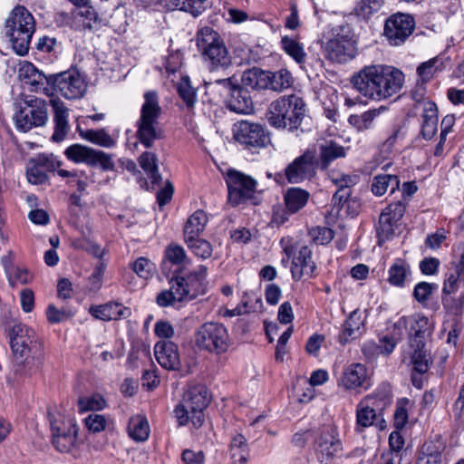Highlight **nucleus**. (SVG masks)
I'll return each mask as SVG.
<instances>
[{"instance_id": "obj_1", "label": "nucleus", "mask_w": 464, "mask_h": 464, "mask_svg": "<svg viewBox=\"0 0 464 464\" xmlns=\"http://www.w3.org/2000/svg\"><path fill=\"white\" fill-rule=\"evenodd\" d=\"M350 82L364 99L382 102L401 92L404 84V73L394 66L371 64L354 72Z\"/></svg>"}, {"instance_id": "obj_2", "label": "nucleus", "mask_w": 464, "mask_h": 464, "mask_svg": "<svg viewBox=\"0 0 464 464\" xmlns=\"http://www.w3.org/2000/svg\"><path fill=\"white\" fill-rule=\"evenodd\" d=\"M305 112L306 104L302 97L283 95L270 103L266 118L272 127L294 132L300 128Z\"/></svg>"}, {"instance_id": "obj_3", "label": "nucleus", "mask_w": 464, "mask_h": 464, "mask_svg": "<svg viewBox=\"0 0 464 464\" xmlns=\"http://www.w3.org/2000/svg\"><path fill=\"white\" fill-rule=\"evenodd\" d=\"M5 29L14 51L21 56L27 54L35 31L33 14L24 6L16 5L9 14Z\"/></svg>"}, {"instance_id": "obj_4", "label": "nucleus", "mask_w": 464, "mask_h": 464, "mask_svg": "<svg viewBox=\"0 0 464 464\" xmlns=\"http://www.w3.org/2000/svg\"><path fill=\"white\" fill-rule=\"evenodd\" d=\"M161 112L162 110L159 103L157 92L154 91L145 92L140 116L136 122V137L147 149L151 148L154 141L162 137V131L158 121Z\"/></svg>"}, {"instance_id": "obj_5", "label": "nucleus", "mask_w": 464, "mask_h": 464, "mask_svg": "<svg viewBox=\"0 0 464 464\" xmlns=\"http://www.w3.org/2000/svg\"><path fill=\"white\" fill-rule=\"evenodd\" d=\"M197 46L203 58L209 63L211 69L227 68L231 56L218 32L206 26L197 34Z\"/></svg>"}, {"instance_id": "obj_6", "label": "nucleus", "mask_w": 464, "mask_h": 464, "mask_svg": "<svg viewBox=\"0 0 464 464\" xmlns=\"http://www.w3.org/2000/svg\"><path fill=\"white\" fill-rule=\"evenodd\" d=\"M9 338L12 352L17 359L25 361L32 356L38 365L43 363V345L32 328L14 324L9 330Z\"/></svg>"}, {"instance_id": "obj_7", "label": "nucleus", "mask_w": 464, "mask_h": 464, "mask_svg": "<svg viewBox=\"0 0 464 464\" xmlns=\"http://www.w3.org/2000/svg\"><path fill=\"white\" fill-rule=\"evenodd\" d=\"M194 343L200 351L220 355L228 350L230 338L223 324L207 322L196 329Z\"/></svg>"}, {"instance_id": "obj_8", "label": "nucleus", "mask_w": 464, "mask_h": 464, "mask_svg": "<svg viewBox=\"0 0 464 464\" xmlns=\"http://www.w3.org/2000/svg\"><path fill=\"white\" fill-rule=\"evenodd\" d=\"M460 252L457 260H452L448 266L441 290V303L443 307L452 313H457L459 301L452 297L460 285H464V242L459 245Z\"/></svg>"}, {"instance_id": "obj_9", "label": "nucleus", "mask_w": 464, "mask_h": 464, "mask_svg": "<svg viewBox=\"0 0 464 464\" xmlns=\"http://www.w3.org/2000/svg\"><path fill=\"white\" fill-rule=\"evenodd\" d=\"M47 118L46 102L39 98L20 102L13 117L16 129L23 132H27L35 127L44 126Z\"/></svg>"}, {"instance_id": "obj_10", "label": "nucleus", "mask_w": 464, "mask_h": 464, "mask_svg": "<svg viewBox=\"0 0 464 464\" xmlns=\"http://www.w3.org/2000/svg\"><path fill=\"white\" fill-rule=\"evenodd\" d=\"M348 25H339L332 29V36L327 41L325 52L327 58L343 63L355 57V42Z\"/></svg>"}, {"instance_id": "obj_11", "label": "nucleus", "mask_w": 464, "mask_h": 464, "mask_svg": "<svg viewBox=\"0 0 464 464\" xmlns=\"http://www.w3.org/2000/svg\"><path fill=\"white\" fill-rule=\"evenodd\" d=\"M208 275L206 266H199L198 269L186 276H176L169 281V289L175 296H181L179 302H188L205 294V280Z\"/></svg>"}, {"instance_id": "obj_12", "label": "nucleus", "mask_w": 464, "mask_h": 464, "mask_svg": "<svg viewBox=\"0 0 464 464\" xmlns=\"http://www.w3.org/2000/svg\"><path fill=\"white\" fill-rule=\"evenodd\" d=\"M52 96L61 94L68 100L82 98L87 89L83 76L76 69L51 74Z\"/></svg>"}, {"instance_id": "obj_13", "label": "nucleus", "mask_w": 464, "mask_h": 464, "mask_svg": "<svg viewBox=\"0 0 464 464\" xmlns=\"http://www.w3.org/2000/svg\"><path fill=\"white\" fill-rule=\"evenodd\" d=\"M226 182L228 188V200L233 206L252 198L256 191V179L236 169L227 171Z\"/></svg>"}, {"instance_id": "obj_14", "label": "nucleus", "mask_w": 464, "mask_h": 464, "mask_svg": "<svg viewBox=\"0 0 464 464\" xmlns=\"http://www.w3.org/2000/svg\"><path fill=\"white\" fill-rule=\"evenodd\" d=\"M395 327L409 328L411 347H425L427 340L433 333L434 324L427 316L416 314L401 317L395 324Z\"/></svg>"}, {"instance_id": "obj_15", "label": "nucleus", "mask_w": 464, "mask_h": 464, "mask_svg": "<svg viewBox=\"0 0 464 464\" xmlns=\"http://www.w3.org/2000/svg\"><path fill=\"white\" fill-rule=\"evenodd\" d=\"M67 159L91 167L100 166L103 171L113 170L115 163L111 155L81 144H73L65 150Z\"/></svg>"}, {"instance_id": "obj_16", "label": "nucleus", "mask_w": 464, "mask_h": 464, "mask_svg": "<svg viewBox=\"0 0 464 464\" xmlns=\"http://www.w3.org/2000/svg\"><path fill=\"white\" fill-rule=\"evenodd\" d=\"M234 138L244 149L249 150L263 149L270 143L265 128L261 124L247 121H241L236 125Z\"/></svg>"}, {"instance_id": "obj_17", "label": "nucleus", "mask_w": 464, "mask_h": 464, "mask_svg": "<svg viewBox=\"0 0 464 464\" xmlns=\"http://www.w3.org/2000/svg\"><path fill=\"white\" fill-rule=\"evenodd\" d=\"M318 168L316 151L306 150L285 168V179L289 183H301L314 177Z\"/></svg>"}, {"instance_id": "obj_18", "label": "nucleus", "mask_w": 464, "mask_h": 464, "mask_svg": "<svg viewBox=\"0 0 464 464\" xmlns=\"http://www.w3.org/2000/svg\"><path fill=\"white\" fill-rule=\"evenodd\" d=\"M414 28L415 21L411 15L397 13L386 20L383 34L391 45L398 46L405 43Z\"/></svg>"}, {"instance_id": "obj_19", "label": "nucleus", "mask_w": 464, "mask_h": 464, "mask_svg": "<svg viewBox=\"0 0 464 464\" xmlns=\"http://www.w3.org/2000/svg\"><path fill=\"white\" fill-rule=\"evenodd\" d=\"M225 87L224 98L227 99V108L238 114H247L253 111V102L249 92L233 81V78H225L218 82Z\"/></svg>"}, {"instance_id": "obj_20", "label": "nucleus", "mask_w": 464, "mask_h": 464, "mask_svg": "<svg viewBox=\"0 0 464 464\" xmlns=\"http://www.w3.org/2000/svg\"><path fill=\"white\" fill-rule=\"evenodd\" d=\"M53 444L60 452H70L76 445L78 426L71 419L57 420L50 415Z\"/></svg>"}, {"instance_id": "obj_21", "label": "nucleus", "mask_w": 464, "mask_h": 464, "mask_svg": "<svg viewBox=\"0 0 464 464\" xmlns=\"http://www.w3.org/2000/svg\"><path fill=\"white\" fill-rule=\"evenodd\" d=\"M183 401L190 409L191 422L195 428H199L204 422V410L210 402L208 389L203 385L191 387L184 395Z\"/></svg>"}, {"instance_id": "obj_22", "label": "nucleus", "mask_w": 464, "mask_h": 464, "mask_svg": "<svg viewBox=\"0 0 464 464\" xmlns=\"http://www.w3.org/2000/svg\"><path fill=\"white\" fill-rule=\"evenodd\" d=\"M382 400L376 396H365L356 406V425L355 430L362 432L366 428L376 425L381 418L378 412Z\"/></svg>"}, {"instance_id": "obj_23", "label": "nucleus", "mask_w": 464, "mask_h": 464, "mask_svg": "<svg viewBox=\"0 0 464 464\" xmlns=\"http://www.w3.org/2000/svg\"><path fill=\"white\" fill-rule=\"evenodd\" d=\"M154 355L159 364L168 371H179L181 368L178 345L171 341H160L154 346Z\"/></svg>"}, {"instance_id": "obj_24", "label": "nucleus", "mask_w": 464, "mask_h": 464, "mask_svg": "<svg viewBox=\"0 0 464 464\" xmlns=\"http://www.w3.org/2000/svg\"><path fill=\"white\" fill-rule=\"evenodd\" d=\"M320 460L326 463L342 450V442L337 438L335 429L327 427L322 430L315 440Z\"/></svg>"}, {"instance_id": "obj_25", "label": "nucleus", "mask_w": 464, "mask_h": 464, "mask_svg": "<svg viewBox=\"0 0 464 464\" xmlns=\"http://www.w3.org/2000/svg\"><path fill=\"white\" fill-rule=\"evenodd\" d=\"M316 268L312 260V250L307 246H303L294 256L292 260L291 273L294 280H300L303 276H313Z\"/></svg>"}, {"instance_id": "obj_26", "label": "nucleus", "mask_w": 464, "mask_h": 464, "mask_svg": "<svg viewBox=\"0 0 464 464\" xmlns=\"http://www.w3.org/2000/svg\"><path fill=\"white\" fill-rule=\"evenodd\" d=\"M364 311L353 310L343 324V329L338 335L339 343L345 345L359 337L362 334L361 329L364 326Z\"/></svg>"}, {"instance_id": "obj_27", "label": "nucleus", "mask_w": 464, "mask_h": 464, "mask_svg": "<svg viewBox=\"0 0 464 464\" xmlns=\"http://www.w3.org/2000/svg\"><path fill=\"white\" fill-rule=\"evenodd\" d=\"M89 313L94 318L102 321L126 319L131 314V311L129 307L114 302H109L100 305H92L89 309Z\"/></svg>"}, {"instance_id": "obj_28", "label": "nucleus", "mask_w": 464, "mask_h": 464, "mask_svg": "<svg viewBox=\"0 0 464 464\" xmlns=\"http://www.w3.org/2000/svg\"><path fill=\"white\" fill-rule=\"evenodd\" d=\"M50 102L54 112V132L52 139L59 142L64 140L70 130L68 123V109L58 98L52 99Z\"/></svg>"}, {"instance_id": "obj_29", "label": "nucleus", "mask_w": 464, "mask_h": 464, "mask_svg": "<svg viewBox=\"0 0 464 464\" xmlns=\"http://www.w3.org/2000/svg\"><path fill=\"white\" fill-rule=\"evenodd\" d=\"M420 134L424 140H430L438 130V107L435 102L427 101L422 103Z\"/></svg>"}, {"instance_id": "obj_30", "label": "nucleus", "mask_w": 464, "mask_h": 464, "mask_svg": "<svg viewBox=\"0 0 464 464\" xmlns=\"http://www.w3.org/2000/svg\"><path fill=\"white\" fill-rule=\"evenodd\" d=\"M368 380V372L365 365L353 363L347 366L342 375L341 384L345 390H353L363 387Z\"/></svg>"}, {"instance_id": "obj_31", "label": "nucleus", "mask_w": 464, "mask_h": 464, "mask_svg": "<svg viewBox=\"0 0 464 464\" xmlns=\"http://www.w3.org/2000/svg\"><path fill=\"white\" fill-rule=\"evenodd\" d=\"M73 12V21L75 25L81 29H97L102 25V19L92 6L85 5H79Z\"/></svg>"}, {"instance_id": "obj_32", "label": "nucleus", "mask_w": 464, "mask_h": 464, "mask_svg": "<svg viewBox=\"0 0 464 464\" xmlns=\"http://www.w3.org/2000/svg\"><path fill=\"white\" fill-rule=\"evenodd\" d=\"M411 266L402 259H397L388 270V282L396 287H404L411 279Z\"/></svg>"}, {"instance_id": "obj_33", "label": "nucleus", "mask_w": 464, "mask_h": 464, "mask_svg": "<svg viewBox=\"0 0 464 464\" xmlns=\"http://www.w3.org/2000/svg\"><path fill=\"white\" fill-rule=\"evenodd\" d=\"M241 82L246 89L256 91L268 90L269 71L252 68L244 72Z\"/></svg>"}, {"instance_id": "obj_34", "label": "nucleus", "mask_w": 464, "mask_h": 464, "mask_svg": "<svg viewBox=\"0 0 464 464\" xmlns=\"http://www.w3.org/2000/svg\"><path fill=\"white\" fill-rule=\"evenodd\" d=\"M345 149L334 141H325L319 148V168L326 169L332 161L345 157Z\"/></svg>"}, {"instance_id": "obj_35", "label": "nucleus", "mask_w": 464, "mask_h": 464, "mask_svg": "<svg viewBox=\"0 0 464 464\" xmlns=\"http://www.w3.org/2000/svg\"><path fill=\"white\" fill-rule=\"evenodd\" d=\"M128 434L135 441H146L150 436V429L145 415L137 414L130 418Z\"/></svg>"}, {"instance_id": "obj_36", "label": "nucleus", "mask_w": 464, "mask_h": 464, "mask_svg": "<svg viewBox=\"0 0 464 464\" xmlns=\"http://www.w3.org/2000/svg\"><path fill=\"white\" fill-rule=\"evenodd\" d=\"M310 194L301 188H290L284 195L285 208L291 214L302 209L307 203Z\"/></svg>"}, {"instance_id": "obj_37", "label": "nucleus", "mask_w": 464, "mask_h": 464, "mask_svg": "<svg viewBox=\"0 0 464 464\" xmlns=\"http://www.w3.org/2000/svg\"><path fill=\"white\" fill-rule=\"evenodd\" d=\"M208 216L203 210L195 211L184 226V240L199 237L208 223Z\"/></svg>"}, {"instance_id": "obj_38", "label": "nucleus", "mask_w": 464, "mask_h": 464, "mask_svg": "<svg viewBox=\"0 0 464 464\" xmlns=\"http://www.w3.org/2000/svg\"><path fill=\"white\" fill-rule=\"evenodd\" d=\"M441 451L440 444L427 441L419 450L416 464H441Z\"/></svg>"}, {"instance_id": "obj_39", "label": "nucleus", "mask_w": 464, "mask_h": 464, "mask_svg": "<svg viewBox=\"0 0 464 464\" xmlns=\"http://www.w3.org/2000/svg\"><path fill=\"white\" fill-rule=\"evenodd\" d=\"M400 186V180L396 175L380 174L373 178L372 191L376 196H382L390 189V193H394Z\"/></svg>"}, {"instance_id": "obj_40", "label": "nucleus", "mask_w": 464, "mask_h": 464, "mask_svg": "<svg viewBox=\"0 0 464 464\" xmlns=\"http://www.w3.org/2000/svg\"><path fill=\"white\" fill-rule=\"evenodd\" d=\"M140 168L147 173L153 184L161 181V175L159 173L158 157L154 152L145 151L138 159Z\"/></svg>"}, {"instance_id": "obj_41", "label": "nucleus", "mask_w": 464, "mask_h": 464, "mask_svg": "<svg viewBox=\"0 0 464 464\" xmlns=\"http://www.w3.org/2000/svg\"><path fill=\"white\" fill-rule=\"evenodd\" d=\"M280 45L284 52L297 63L302 64L305 62L306 53L304 45L296 38L288 35L282 36Z\"/></svg>"}, {"instance_id": "obj_42", "label": "nucleus", "mask_w": 464, "mask_h": 464, "mask_svg": "<svg viewBox=\"0 0 464 464\" xmlns=\"http://www.w3.org/2000/svg\"><path fill=\"white\" fill-rule=\"evenodd\" d=\"M384 109V107H381L380 109L366 111L362 114L350 115L348 122L358 131L367 130L372 128L374 119L379 116L381 111Z\"/></svg>"}, {"instance_id": "obj_43", "label": "nucleus", "mask_w": 464, "mask_h": 464, "mask_svg": "<svg viewBox=\"0 0 464 464\" xmlns=\"http://www.w3.org/2000/svg\"><path fill=\"white\" fill-rule=\"evenodd\" d=\"M293 84V77L289 71L285 69L277 72H269L268 90L282 92L290 88Z\"/></svg>"}, {"instance_id": "obj_44", "label": "nucleus", "mask_w": 464, "mask_h": 464, "mask_svg": "<svg viewBox=\"0 0 464 464\" xmlns=\"http://www.w3.org/2000/svg\"><path fill=\"white\" fill-rule=\"evenodd\" d=\"M230 456L234 464H245L248 457L246 440L242 434L233 437L230 443Z\"/></svg>"}, {"instance_id": "obj_45", "label": "nucleus", "mask_w": 464, "mask_h": 464, "mask_svg": "<svg viewBox=\"0 0 464 464\" xmlns=\"http://www.w3.org/2000/svg\"><path fill=\"white\" fill-rule=\"evenodd\" d=\"M82 138L104 148H112L116 140L103 129L87 130L81 132Z\"/></svg>"}, {"instance_id": "obj_46", "label": "nucleus", "mask_w": 464, "mask_h": 464, "mask_svg": "<svg viewBox=\"0 0 464 464\" xmlns=\"http://www.w3.org/2000/svg\"><path fill=\"white\" fill-rule=\"evenodd\" d=\"M78 409L80 412L102 411L107 407V401L100 393L82 396L78 399Z\"/></svg>"}, {"instance_id": "obj_47", "label": "nucleus", "mask_w": 464, "mask_h": 464, "mask_svg": "<svg viewBox=\"0 0 464 464\" xmlns=\"http://www.w3.org/2000/svg\"><path fill=\"white\" fill-rule=\"evenodd\" d=\"M177 91L179 97L185 102L187 108L191 110L197 102V92L191 86L188 77H182L177 84Z\"/></svg>"}, {"instance_id": "obj_48", "label": "nucleus", "mask_w": 464, "mask_h": 464, "mask_svg": "<svg viewBox=\"0 0 464 464\" xmlns=\"http://www.w3.org/2000/svg\"><path fill=\"white\" fill-rule=\"evenodd\" d=\"M413 353L411 354V363L413 372L419 374H424L429 371L431 362L430 355L427 353L425 347H411Z\"/></svg>"}, {"instance_id": "obj_49", "label": "nucleus", "mask_w": 464, "mask_h": 464, "mask_svg": "<svg viewBox=\"0 0 464 464\" xmlns=\"http://www.w3.org/2000/svg\"><path fill=\"white\" fill-rule=\"evenodd\" d=\"M329 179L337 187L336 191L344 190L346 193L352 194V188L358 182L359 177L357 175H348L339 173L337 171H331Z\"/></svg>"}, {"instance_id": "obj_50", "label": "nucleus", "mask_w": 464, "mask_h": 464, "mask_svg": "<svg viewBox=\"0 0 464 464\" xmlns=\"http://www.w3.org/2000/svg\"><path fill=\"white\" fill-rule=\"evenodd\" d=\"M397 223V221H392L391 218H387L386 215H380L379 224L376 228L379 244L392 238L395 235Z\"/></svg>"}, {"instance_id": "obj_51", "label": "nucleus", "mask_w": 464, "mask_h": 464, "mask_svg": "<svg viewBox=\"0 0 464 464\" xmlns=\"http://www.w3.org/2000/svg\"><path fill=\"white\" fill-rule=\"evenodd\" d=\"M185 242L188 247L197 256L202 259H207L212 256L213 248L208 241L199 238L198 237L190 239H186Z\"/></svg>"}, {"instance_id": "obj_52", "label": "nucleus", "mask_w": 464, "mask_h": 464, "mask_svg": "<svg viewBox=\"0 0 464 464\" xmlns=\"http://www.w3.org/2000/svg\"><path fill=\"white\" fill-rule=\"evenodd\" d=\"M51 82V74L45 75L42 72H37L31 79H28L27 83L31 85L33 92H42L47 96H52Z\"/></svg>"}, {"instance_id": "obj_53", "label": "nucleus", "mask_w": 464, "mask_h": 464, "mask_svg": "<svg viewBox=\"0 0 464 464\" xmlns=\"http://www.w3.org/2000/svg\"><path fill=\"white\" fill-rule=\"evenodd\" d=\"M8 282L12 287L16 285H26L32 281V276L26 269L5 266Z\"/></svg>"}, {"instance_id": "obj_54", "label": "nucleus", "mask_w": 464, "mask_h": 464, "mask_svg": "<svg viewBox=\"0 0 464 464\" xmlns=\"http://www.w3.org/2000/svg\"><path fill=\"white\" fill-rule=\"evenodd\" d=\"M207 0H171L175 8L190 13L193 16H198L205 10Z\"/></svg>"}, {"instance_id": "obj_55", "label": "nucleus", "mask_w": 464, "mask_h": 464, "mask_svg": "<svg viewBox=\"0 0 464 464\" xmlns=\"http://www.w3.org/2000/svg\"><path fill=\"white\" fill-rule=\"evenodd\" d=\"M74 312L68 307L57 308L54 304H49L46 309V317L51 324H59L71 319Z\"/></svg>"}, {"instance_id": "obj_56", "label": "nucleus", "mask_w": 464, "mask_h": 464, "mask_svg": "<svg viewBox=\"0 0 464 464\" xmlns=\"http://www.w3.org/2000/svg\"><path fill=\"white\" fill-rule=\"evenodd\" d=\"M57 174L62 178H69L70 179L68 180V184L76 185L77 190L80 194L86 190L89 181L94 182L91 177H85V179H82L78 170L69 171L66 169H58Z\"/></svg>"}, {"instance_id": "obj_57", "label": "nucleus", "mask_w": 464, "mask_h": 464, "mask_svg": "<svg viewBox=\"0 0 464 464\" xmlns=\"http://www.w3.org/2000/svg\"><path fill=\"white\" fill-rule=\"evenodd\" d=\"M437 288V284L420 282L414 286L412 295L418 303L424 304L431 297Z\"/></svg>"}, {"instance_id": "obj_58", "label": "nucleus", "mask_w": 464, "mask_h": 464, "mask_svg": "<svg viewBox=\"0 0 464 464\" xmlns=\"http://www.w3.org/2000/svg\"><path fill=\"white\" fill-rule=\"evenodd\" d=\"M165 257L174 265L188 263L185 249L177 244H170L165 250Z\"/></svg>"}, {"instance_id": "obj_59", "label": "nucleus", "mask_w": 464, "mask_h": 464, "mask_svg": "<svg viewBox=\"0 0 464 464\" xmlns=\"http://www.w3.org/2000/svg\"><path fill=\"white\" fill-rule=\"evenodd\" d=\"M334 236V231L326 227H315L309 230V237L316 245L328 244L333 240Z\"/></svg>"}, {"instance_id": "obj_60", "label": "nucleus", "mask_w": 464, "mask_h": 464, "mask_svg": "<svg viewBox=\"0 0 464 464\" xmlns=\"http://www.w3.org/2000/svg\"><path fill=\"white\" fill-rule=\"evenodd\" d=\"M383 3V0H361L356 5V14L364 18L369 17L373 13L378 12Z\"/></svg>"}, {"instance_id": "obj_61", "label": "nucleus", "mask_w": 464, "mask_h": 464, "mask_svg": "<svg viewBox=\"0 0 464 464\" xmlns=\"http://www.w3.org/2000/svg\"><path fill=\"white\" fill-rule=\"evenodd\" d=\"M86 428L93 432H101L106 429L108 420L102 414L92 413L84 419Z\"/></svg>"}, {"instance_id": "obj_62", "label": "nucleus", "mask_w": 464, "mask_h": 464, "mask_svg": "<svg viewBox=\"0 0 464 464\" xmlns=\"http://www.w3.org/2000/svg\"><path fill=\"white\" fill-rule=\"evenodd\" d=\"M351 195L346 193L345 189L342 191H336L332 198L333 209H335L337 213H339L345 206L348 207V209L351 208V205H357V201L353 198H351Z\"/></svg>"}, {"instance_id": "obj_63", "label": "nucleus", "mask_w": 464, "mask_h": 464, "mask_svg": "<svg viewBox=\"0 0 464 464\" xmlns=\"http://www.w3.org/2000/svg\"><path fill=\"white\" fill-rule=\"evenodd\" d=\"M439 60L433 58L428 62L422 63L417 69V72L424 82H428L433 76V74L439 70L437 66Z\"/></svg>"}, {"instance_id": "obj_64", "label": "nucleus", "mask_w": 464, "mask_h": 464, "mask_svg": "<svg viewBox=\"0 0 464 464\" xmlns=\"http://www.w3.org/2000/svg\"><path fill=\"white\" fill-rule=\"evenodd\" d=\"M405 211V204L401 201H397L388 205L382 214L386 215L387 218H391L392 221L399 222L402 218Z\"/></svg>"}]
</instances>
